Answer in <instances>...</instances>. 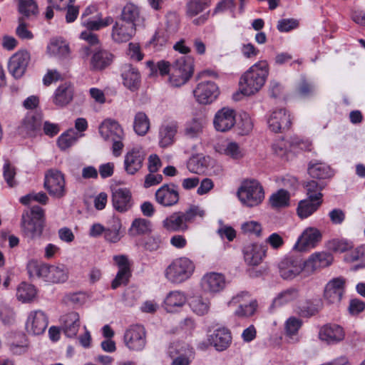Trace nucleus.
<instances>
[{
  "label": "nucleus",
  "mask_w": 365,
  "mask_h": 365,
  "mask_svg": "<svg viewBox=\"0 0 365 365\" xmlns=\"http://www.w3.org/2000/svg\"><path fill=\"white\" fill-rule=\"evenodd\" d=\"M268 70H247L239 81V89L232 94L235 101L250 97L258 93L264 85Z\"/></svg>",
  "instance_id": "1"
},
{
  "label": "nucleus",
  "mask_w": 365,
  "mask_h": 365,
  "mask_svg": "<svg viewBox=\"0 0 365 365\" xmlns=\"http://www.w3.org/2000/svg\"><path fill=\"white\" fill-rule=\"evenodd\" d=\"M30 277H37L50 283H63L68 277V270L64 264L48 265L31 260L27 264Z\"/></svg>",
  "instance_id": "2"
},
{
  "label": "nucleus",
  "mask_w": 365,
  "mask_h": 365,
  "mask_svg": "<svg viewBox=\"0 0 365 365\" xmlns=\"http://www.w3.org/2000/svg\"><path fill=\"white\" fill-rule=\"evenodd\" d=\"M195 269L192 260L187 257L174 259L165 268V279L173 284H180L190 279Z\"/></svg>",
  "instance_id": "3"
},
{
  "label": "nucleus",
  "mask_w": 365,
  "mask_h": 365,
  "mask_svg": "<svg viewBox=\"0 0 365 365\" xmlns=\"http://www.w3.org/2000/svg\"><path fill=\"white\" fill-rule=\"evenodd\" d=\"M98 132L103 140L112 144V153L115 157H119L124 147L123 140L125 133L119 123L113 119L104 120L98 127Z\"/></svg>",
  "instance_id": "4"
},
{
  "label": "nucleus",
  "mask_w": 365,
  "mask_h": 365,
  "mask_svg": "<svg viewBox=\"0 0 365 365\" xmlns=\"http://www.w3.org/2000/svg\"><path fill=\"white\" fill-rule=\"evenodd\" d=\"M43 210L39 206H33L31 210L24 212L21 227L24 236L34 240L41 235L43 227Z\"/></svg>",
  "instance_id": "5"
},
{
  "label": "nucleus",
  "mask_w": 365,
  "mask_h": 365,
  "mask_svg": "<svg viewBox=\"0 0 365 365\" xmlns=\"http://www.w3.org/2000/svg\"><path fill=\"white\" fill-rule=\"evenodd\" d=\"M240 201L247 207L259 205L264 198L262 186L255 180H247L242 182L237 190Z\"/></svg>",
  "instance_id": "6"
},
{
  "label": "nucleus",
  "mask_w": 365,
  "mask_h": 365,
  "mask_svg": "<svg viewBox=\"0 0 365 365\" xmlns=\"http://www.w3.org/2000/svg\"><path fill=\"white\" fill-rule=\"evenodd\" d=\"M250 297L247 292L238 293L227 302V306L230 308L236 307L234 311V315L240 318L250 317L256 312L257 307V301L249 302Z\"/></svg>",
  "instance_id": "7"
},
{
  "label": "nucleus",
  "mask_w": 365,
  "mask_h": 365,
  "mask_svg": "<svg viewBox=\"0 0 365 365\" xmlns=\"http://www.w3.org/2000/svg\"><path fill=\"white\" fill-rule=\"evenodd\" d=\"M44 187L55 198H62L66 195L64 175L58 170L51 169L45 174Z\"/></svg>",
  "instance_id": "8"
},
{
  "label": "nucleus",
  "mask_w": 365,
  "mask_h": 365,
  "mask_svg": "<svg viewBox=\"0 0 365 365\" xmlns=\"http://www.w3.org/2000/svg\"><path fill=\"white\" fill-rule=\"evenodd\" d=\"M123 341L130 350L141 351L146 346V331L143 326L135 324L125 331Z\"/></svg>",
  "instance_id": "9"
},
{
  "label": "nucleus",
  "mask_w": 365,
  "mask_h": 365,
  "mask_svg": "<svg viewBox=\"0 0 365 365\" xmlns=\"http://www.w3.org/2000/svg\"><path fill=\"white\" fill-rule=\"evenodd\" d=\"M227 286V281L224 274L211 272L205 274L200 280L202 291L210 295L222 292Z\"/></svg>",
  "instance_id": "10"
},
{
  "label": "nucleus",
  "mask_w": 365,
  "mask_h": 365,
  "mask_svg": "<svg viewBox=\"0 0 365 365\" xmlns=\"http://www.w3.org/2000/svg\"><path fill=\"white\" fill-rule=\"evenodd\" d=\"M159 75L171 86L180 87L185 84L193 75V70H150V76Z\"/></svg>",
  "instance_id": "11"
},
{
  "label": "nucleus",
  "mask_w": 365,
  "mask_h": 365,
  "mask_svg": "<svg viewBox=\"0 0 365 365\" xmlns=\"http://www.w3.org/2000/svg\"><path fill=\"white\" fill-rule=\"evenodd\" d=\"M322 233L316 227L306 228L294 245V250L299 252L309 251L315 248L322 240Z\"/></svg>",
  "instance_id": "12"
},
{
  "label": "nucleus",
  "mask_w": 365,
  "mask_h": 365,
  "mask_svg": "<svg viewBox=\"0 0 365 365\" xmlns=\"http://www.w3.org/2000/svg\"><path fill=\"white\" fill-rule=\"evenodd\" d=\"M196 101L200 104H209L217 99L220 94L218 86L207 81L200 83L193 91Z\"/></svg>",
  "instance_id": "13"
},
{
  "label": "nucleus",
  "mask_w": 365,
  "mask_h": 365,
  "mask_svg": "<svg viewBox=\"0 0 365 365\" xmlns=\"http://www.w3.org/2000/svg\"><path fill=\"white\" fill-rule=\"evenodd\" d=\"M145 153L140 148H133L124 157V169L127 174L134 175L143 167Z\"/></svg>",
  "instance_id": "14"
},
{
  "label": "nucleus",
  "mask_w": 365,
  "mask_h": 365,
  "mask_svg": "<svg viewBox=\"0 0 365 365\" xmlns=\"http://www.w3.org/2000/svg\"><path fill=\"white\" fill-rule=\"evenodd\" d=\"M48 326V318L41 310L31 311L26 322V331L33 335L43 334Z\"/></svg>",
  "instance_id": "15"
},
{
  "label": "nucleus",
  "mask_w": 365,
  "mask_h": 365,
  "mask_svg": "<svg viewBox=\"0 0 365 365\" xmlns=\"http://www.w3.org/2000/svg\"><path fill=\"white\" fill-rule=\"evenodd\" d=\"M207 124V119L202 113H195L184 124L183 135L190 139L200 137Z\"/></svg>",
  "instance_id": "16"
},
{
  "label": "nucleus",
  "mask_w": 365,
  "mask_h": 365,
  "mask_svg": "<svg viewBox=\"0 0 365 365\" xmlns=\"http://www.w3.org/2000/svg\"><path fill=\"white\" fill-rule=\"evenodd\" d=\"M236 113L232 108L224 107L215 115L213 124L215 128L220 132L230 130L235 124Z\"/></svg>",
  "instance_id": "17"
},
{
  "label": "nucleus",
  "mask_w": 365,
  "mask_h": 365,
  "mask_svg": "<svg viewBox=\"0 0 365 365\" xmlns=\"http://www.w3.org/2000/svg\"><path fill=\"white\" fill-rule=\"evenodd\" d=\"M155 200L163 207H170L179 201L178 186L175 184H164L155 192Z\"/></svg>",
  "instance_id": "18"
},
{
  "label": "nucleus",
  "mask_w": 365,
  "mask_h": 365,
  "mask_svg": "<svg viewBox=\"0 0 365 365\" xmlns=\"http://www.w3.org/2000/svg\"><path fill=\"white\" fill-rule=\"evenodd\" d=\"M114 260L118 267V272L111 282L113 289H115L121 285H126L131 276L129 262L125 256H115Z\"/></svg>",
  "instance_id": "19"
},
{
  "label": "nucleus",
  "mask_w": 365,
  "mask_h": 365,
  "mask_svg": "<svg viewBox=\"0 0 365 365\" xmlns=\"http://www.w3.org/2000/svg\"><path fill=\"white\" fill-rule=\"evenodd\" d=\"M135 32L136 26L119 19L113 26L111 37L117 43L128 42L135 36Z\"/></svg>",
  "instance_id": "20"
},
{
  "label": "nucleus",
  "mask_w": 365,
  "mask_h": 365,
  "mask_svg": "<svg viewBox=\"0 0 365 365\" xmlns=\"http://www.w3.org/2000/svg\"><path fill=\"white\" fill-rule=\"evenodd\" d=\"M267 123L269 129L274 133L288 130L291 125L290 115L284 109L274 110L269 115Z\"/></svg>",
  "instance_id": "21"
},
{
  "label": "nucleus",
  "mask_w": 365,
  "mask_h": 365,
  "mask_svg": "<svg viewBox=\"0 0 365 365\" xmlns=\"http://www.w3.org/2000/svg\"><path fill=\"white\" fill-rule=\"evenodd\" d=\"M267 247L257 243H250L243 248L245 262L250 266L259 264L265 257Z\"/></svg>",
  "instance_id": "22"
},
{
  "label": "nucleus",
  "mask_w": 365,
  "mask_h": 365,
  "mask_svg": "<svg viewBox=\"0 0 365 365\" xmlns=\"http://www.w3.org/2000/svg\"><path fill=\"white\" fill-rule=\"evenodd\" d=\"M333 261L331 255L327 252H315L309 256L304 263V269L313 273L322 268L329 266Z\"/></svg>",
  "instance_id": "23"
},
{
  "label": "nucleus",
  "mask_w": 365,
  "mask_h": 365,
  "mask_svg": "<svg viewBox=\"0 0 365 365\" xmlns=\"http://www.w3.org/2000/svg\"><path fill=\"white\" fill-rule=\"evenodd\" d=\"M279 270L283 279H292L302 271V261L294 257L284 258L279 264Z\"/></svg>",
  "instance_id": "24"
},
{
  "label": "nucleus",
  "mask_w": 365,
  "mask_h": 365,
  "mask_svg": "<svg viewBox=\"0 0 365 365\" xmlns=\"http://www.w3.org/2000/svg\"><path fill=\"white\" fill-rule=\"evenodd\" d=\"M112 203L119 212H125L132 206L131 192L127 188L117 187L112 190Z\"/></svg>",
  "instance_id": "25"
},
{
  "label": "nucleus",
  "mask_w": 365,
  "mask_h": 365,
  "mask_svg": "<svg viewBox=\"0 0 365 365\" xmlns=\"http://www.w3.org/2000/svg\"><path fill=\"white\" fill-rule=\"evenodd\" d=\"M345 281L343 278H335L331 280L326 286L324 298L330 304L339 303L344 294Z\"/></svg>",
  "instance_id": "26"
},
{
  "label": "nucleus",
  "mask_w": 365,
  "mask_h": 365,
  "mask_svg": "<svg viewBox=\"0 0 365 365\" xmlns=\"http://www.w3.org/2000/svg\"><path fill=\"white\" fill-rule=\"evenodd\" d=\"M74 88L68 82H65L58 86L53 96V103L58 107H65L73 99Z\"/></svg>",
  "instance_id": "27"
},
{
  "label": "nucleus",
  "mask_w": 365,
  "mask_h": 365,
  "mask_svg": "<svg viewBox=\"0 0 365 365\" xmlns=\"http://www.w3.org/2000/svg\"><path fill=\"white\" fill-rule=\"evenodd\" d=\"M319 338L328 344H337L345 337L344 329L335 324H328L322 327L319 331Z\"/></svg>",
  "instance_id": "28"
},
{
  "label": "nucleus",
  "mask_w": 365,
  "mask_h": 365,
  "mask_svg": "<svg viewBox=\"0 0 365 365\" xmlns=\"http://www.w3.org/2000/svg\"><path fill=\"white\" fill-rule=\"evenodd\" d=\"M172 359L171 365H190L192 361V353L179 344H171L167 352Z\"/></svg>",
  "instance_id": "29"
},
{
  "label": "nucleus",
  "mask_w": 365,
  "mask_h": 365,
  "mask_svg": "<svg viewBox=\"0 0 365 365\" xmlns=\"http://www.w3.org/2000/svg\"><path fill=\"white\" fill-rule=\"evenodd\" d=\"M61 329L67 337H75L78 331L81 322L79 314L69 312L61 317Z\"/></svg>",
  "instance_id": "30"
},
{
  "label": "nucleus",
  "mask_w": 365,
  "mask_h": 365,
  "mask_svg": "<svg viewBox=\"0 0 365 365\" xmlns=\"http://www.w3.org/2000/svg\"><path fill=\"white\" fill-rule=\"evenodd\" d=\"M209 340L216 350L222 351L230 346L232 341L231 333L227 328H218L210 336Z\"/></svg>",
  "instance_id": "31"
},
{
  "label": "nucleus",
  "mask_w": 365,
  "mask_h": 365,
  "mask_svg": "<svg viewBox=\"0 0 365 365\" xmlns=\"http://www.w3.org/2000/svg\"><path fill=\"white\" fill-rule=\"evenodd\" d=\"M187 302L186 294L179 290L170 292L165 300L164 306L168 312H175L182 307Z\"/></svg>",
  "instance_id": "32"
},
{
  "label": "nucleus",
  "mask_w": 365,
  "mask_h": 365,
  "mask_svg": "<svg viewBox=\"0 0 365 365\" xmlns=\"http://www.w3.org/2000/svg\"><path fill=\"white\" fill-rule=\"evenodd\" d=\"M119 19L137 26L143 21V18L140 14V8L137 5L129 2L122 9Z\"/></svg>",
  "instance_id": "33"
},
{
  "label": "nucleus",
  "mask_w": 365,
  "mask_h": 365,
  "mask_svg": "<svg viewBox=\"0 0 365 365\" xmlns=\"http://www.w3.org/2000/svg\"><path fill=\"white\" fill-rule=\"evenodd\" d=\"M47 52L51 56L66 58L70 53L69 45L63 38L54 37L47 46Z\"/></svg>",
  "instance_id": "34"
},
{
  "label": "nucleus",
  "mask_w": 365,
  "mask_h": 365,
  "mask_svg": "<svg viewBox=\"0 0 365 365\" xmlns=\"http://www.w3.org/2000/svg\"><path fill=\"white\" fill-rule=\"evenodd\" d=\"M187 222L184 212H175L163 221V225L169 231H185L187 229Z\"/></svg>",
  "instance_id": "35"
},
{
  "label": "nucleus",
  "mask_w": 365,
  "mask_h": 365,
  "mask_svg": "<svg viewBox=\"0 0 365 365\" xmlns=\"http://www.w3.org/2000/svg\"><path fill=\"white\" fill-rule=\"evenodd\" d=\"M178 132V124L175 122L163 125L159 130V145L166 148L173 144Z\"/></svg>",
  "instance_id": "36"
},
{
  "label": "nucleus",
  "mask_w": 365,
  "mask_h": 365,
  "mask_svg": "<svg viewBox=\"0 0 365 365\" xmlns=\"http://www.w3.org/2000/svg\"><path fill=\"white\" fill-rule=\"evenodd\" d=\"M322 308V302L316 298L307 300L297 308V313L302 317H311L317 314Z\"/></svg>",
  "instance_id": "37"
},
{
  "label": "nucleus",
  "mask_w": 365,
  "mask_h": 365,
  "mask_svg": "<svg viewBox=\"0 0 365 365\" xmlns=\"http://www.w3.org/2000/svg\"><path fill=\"white\" fill-rule=\"evenodd\" d=\"M302 324V320L295 317H291L287 319L285 322V334L289 343L294 344L299 341L298 332Z\"/></svg>",
  "instance_id": "38"
},
{
  "label": "nucleus",
  "mask_w": 365,
  "mask_h": 365,
  "mask_svg": "<svg viewBox=\"0 0 365 365\" xmlns=\"http://www.w3.org/2000/svg\"><path fill=\"white\" fill-rule=\"evenodd\" d=\"M308 173L313 178L323 180L333 176V171L327 164L321 162H310Z\"/></svg>",
  "instance_id": "39"
},
{
  "label": "nucleus",
  "mask_w": 365,
  "mask_h": 365,
  "mask_svg": "<svg viewBox=\"0 0 365 365\" xmlns=\"http://www.w3.org/2000/svg\"><path fill=\"white\" fill-rule=\"evenodd\" d=\"M322 203V200L305 199L299 201L297 212L301 219H305L315 212Z\"/></svg>",
  "instance_id": "40"
},
{
  "label": "nucleus",
  "mask_w": 365,
  "mask_h": 365,
  "mask_svg": "<svg viewBox=\"0 0 365 365\" xmlns=\"http://www.w3.org/2000/svg\"><path fill=\"white\" fill-rule=\"evenodd\" d=\"M114 59L115 56L112 53L106 50H100L93 55L91 64L95 68H104L110 66Z\"/></svg>",
  "instance_id": "41"
},
{
  "label": "nucleus",
  "mask_w": 365,
  "mask_h": 365,
  "mask_svg": "<svg viewBox=\"0 0 365 365\" xmlns=\"http://www.w3.org/2000/svg\"><path fill=\"white\" fill-rule=\"evenodd\" d=\"M28 345L26 335L16 333L13 334V340L9 342V349L14 354L21 355L27 351Z\"/></svg>",
  "instance_id": "42"
},
{
  "label": "nucleus",
  "mask_w": 365,
  "mask_h": 365,
  "mask_svg": "<svg viewBox=\"0 0 365 365\" xmlns=\"http://www.w3.org/2000/svg\"><path fill=\"white\" fill-rule=\"evenodd\" d=\"M123 83L130 91L138 90L140 85V75L138 70H125L122 73Z\"/></svg>",
  "instance_id": "43"
},
{
  "label": "nucleus",
  "mask_w": 365,
  "mask_h": 365,
  "mask_svg": "<svg viewBox=\"0 0 365 365\" xmlns=\"http://www.w3.org/2000/svg\"><path fill=\"white\" fill-rule=\"evenodd\" d=\"M40 118L32 114H28L19 127V133L24 135H31L40 128Z\"/></svg>",
  "instance_id": "44"
},
{
  "label": "nucleus",
  "mask_w": 365,
  "mask_h": 365,
  "mask_svg": "<svg viewBox=\"0 0 365 365\" xmlns=\"http://www.w3.org/2000/svg\"><path fill=\"white\" fill-rule=\"evenodd\" d=\"M326 183L323 181L317 182L316 180H309L306 182L304 187L307 192V198L315 200H322V190L326 187Z\"/></svg>",
  "instance_id": "45"
},
{
  "label": "nucleus",
  "mask_w": 365,
  "mask_h": 365,
  "mask_svg": "<svg viewBox=\"0 0 365 365\" xmlns=\"http://www.w3.org/2000/svg\"><path fill=\"white\" fill-rule=\"evenodd\" d=\"M81 136L73 128H70L58 137L57 144L61 150H66L74 145Z\"/></svg>",
  "instance_id": "46"
},
{
  "label": "nucleus",
  "mask_w": 365,
  "mask_h": 365,
  "mask_svg": "<svg viewBox=\"0 0 365 365\" xmlns=\"http://www.w3.org/2000/svg\"><path fill=\"white\" fill-rule=\"evenodd\" d=\"M219 152L234 160L241 159L245 154V150L235 142H228L222 146Z\"/></svg>",
  "instance_id": "47"
},
{
  "label": "nucleus",
  "mask_w": 365,
  "mask_h": 365,
  "mask_svg": "<svg viewBox=\"0 0 365 365\" xmlns=\"http://www.w3.org/2000/svg\"><path fill=\"white\" fill-rule=\"evenodd\" d=\"M150 128V120L143 112H138L134 118L133 129L138 135H145Z\"/></svg>",
  "instance_id": "48"
},
{
  "label": "nucleus",
  "mask_w": 365,
  "mask_h": 365,
  "mask_svg": "<svg viewBox=\"0 0 365 365\" xmlns=\"http://www.w3.org/2000/svg\"><path fill=\"white\" fill-rule=\"evenodd\" d=\"M36 295V290L32 284L22 282L17 288L16 297L22 302L32 301Z\"/></svg>",
  "instance_id": "49"
},
{
  "label": "nucleus",
  "mask_w": 365,
  "mask_h": 365,
  "mask_svg": "<svg viewBox=\"0 0 365 365\" xmlns=\"http://www.w3.org/2000/svg\"><path fill=\"white\" fill-rule=\"evenodd\" d=\"M30 61V54L26 51L16 52L9 62L10 68H26Z\"/></svg>",
  "instance_id": "50"
},
{
  "label": "nucleus",
  "mask_w": 365,
  "mask_h": 365,
  "mask_svg": "<svg viewBox=\"0 0 365 365\" xmlns=\"http://www.w3.org/2000/svg\"><path fill=\"white\" fill-rule=\"evenodd\" d=\"M299 297L298 289L290 287L281 292L274 300L275 305H284L296 300Z\"/></svg>",
  "instance_id": "51"
},
{
  "label": "nucleus",
  "mask_w": 365,
  "mask_h": 365,
  "mask_svg": "<svg viewBox=\"0 0 365 365\" xmlns=\"http://www.w3.org/2000/svg\"><path fill=\"white\" fill-rule=\"evenodd\" d=\"M289 192L284 189H280L270 196L269 202L273 207H284L289 205Z\"/></svg>",
  "instance_id": "52"
},
{
  "label": "nucleus",
  "mask_w": 365,
  "mask_h": 365,
  "mask_svg": "<svg viewBox=\"0 0 365 365\" xmlns=\"http://www.w3.org/2000/svg\"><path fill=\"white\" fill-rule=\"evenodd\" d=\"M209 163V158L202 157H194L187 163L188 170L193 173L202 174L205 172Z\"/></svg>",
  "instance_id": "53"
},
{
  "label": "nucleus",
  "mask_w": 365,
  "mask_h": 365,
  "mask_svg": "<svg viewBox=\"0 0 365 365\" xmlns=\"http://www.w3.org/2000/svg\"><path fill=\"white\" fill-rule=\"evenodd\" d=\"M190 307L196 314L203 316L208 313L210 302L209 299H204L202 297H197L191 300Z\"/></svg>",
  "instance_id": "54"
},
{
  "label": "nucleus",
  "mask_w": 365,
  "mask_h": 365,
  "mask_svg": "<svg viewBox=\"0 0 365 365\" xmlns=\"http://www.w3.org/2000/svg\"><path fill=\"white\" fill-rule=\"evenodd\" d=\"M150 229L151 225L149 220L138 218L133 220L128 232L131 236H137L148 232Z\"/></svg>",
  "instance_id": "55"
},
{
  "label": "nucleus",
  "mask_w": 365,
  "mask_h": 365,
  "mask_svg": "<svg viewBox=\"0 0 365 365\" xmlns=\"http://www.w3.org/2000/svg\"><path fill=\"white\" fill-rule=\"evenodd\" d=\"M19 11L29 19L38 14V6L34 0H19Z\"/></svg>",
  "instance_id": "56"
},
{
  "label": "nucleus",
  "mask_w": 365,
  "mask_h": 365,
  "mask_svg": "<svg viewBox=\"0 0 365 365\" xmlns=\"http://www.w3.org/2000/svg\"><path fill=\"white\" fill-rule=\"evenodd\" d=\"M121 224L118 220L114 221L108 227H106L104 231V239L110 243H116L121 239L120 230Z\"/></svg>",
  "instance_id": "57"
},
{
  "label": "nucleus",
  "mask_w": 365,
  "mask_h": 365,
  "mask_svg": "<svg viewBox=\"0 0 365 365\" xmlns=\"http://www.w3.org/2000/svg\"><path fill=\"white\" fill-rule=\"evenodd\" d=\"M113 19L111 16H107L105 19L98 18L96 19H90L83 22V25L90 31H98L102 28L111 24Z\"/></svg>",
  "instance_id": "58"
},
{
  "label": "nucleus",
  "mask_w": 365,
  "mask_h": 365,
  "mask_svg": "<svg viewBox=\"0 0 365 365\" xmlns=\"http://www.w3.org/2000/svg\"><path fill=\"white\" fill-rule=\"evenodd\" d=\"M3 175L9 187H13L16 185V181L15 180L16 170L9 160H6L4 165Z\"/></svg>",
  "instance_id": "59"
},
{
  "label": "nucleus",
  "mask_w": 365,
  "mask_h": 365,
  "mask_svg": "<svg viewBox=\"0 0 365 365\" xmlns=\"http://www.w3.org/2000/svg\"><path fill=\"white\" fill-rule=\"evenodd\" d=\"M297 91L302 96L308 97L315 93L316 86L312 82L302 78L298 85Z\"/></svg>",
  "instance_id": "60"
},
{
  "label": "nucleus",
  "mask_w": 365,
  "mask_h": 365,
  "mask_svg": "<svg viewBox=\"0 0 365 365\" xmlns=\"http://www.w3.org/2000/svg\"><path fill=\"white\" fill-rule=\"evenodd\" d=\"M15 312L13 309L8 306L0 307V319L5 325H11L15 322Z\"/></svg>",
  "instance_id": "61"
},
{
  "label": "nucleus",
  "mask_w": 365,
  "mask_h": 365,
  "mask_svg": "<svg viewBox=\"0 0 365 365\" xmlns=\"http://www.w3.org/2000/svg\"><path fill=\"white\" fill-rule=\"evenodd\" d=\"M242 230L245 233L260 237L262 234V225L256 221H249L242 225Z\"/></svg>",
  "instance_id": "62"
},
{
  "label": "nucleus",
  "mask_w": 365,
  "mask_h": 365,
  "mask_svg": "<svg viewBox=\"0 0 365 365\" xmlns=\"http://www.w3.org/2000/svg\"><path fill=\"white\" fill-rule=\"evenodd\" d=\"M16 34L21 39L29 40L34 38L31 31L27 29L24 17H20L19 19V26L16 28Z\"/></svg>",
  "instance_id": "63"
},
{
  "label": "nucleus",
  "mask_w": 365,
  "mask_h": 365,
  "mask_svg": "<svg viewBox=\"0 0 365 365\" xmlns=\"http://www.w3.org/2000/svg\"><path fill=\"white\" fill-rule=\"evenodd\" d=\"M162 244V239L159 235L154 234L146 238L144 247L149 251L157 250Z\"/></svg>",
  "instance_id": "64"
}]
</instances>
